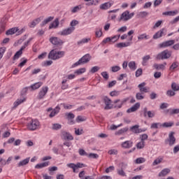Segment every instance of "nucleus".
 <instances>
[{
	"label": "nucleus",
	"instance_id": "nucleus-1",
	"mask_svg": "<svg viewBox=\"0 0 179 179\" xmlns=\"http://www.w3.org/2000/svg\"><path fill=\"white\" fill-rule=\"evenodd\" d=\"M65 55V52L64 51H57L55 50H52L49 55H48V58L49 59H59V58H62Z\"/></svg>",
	"mask_w": 179,
	"mask_h": 179
},
{
	"label": "nucleus",
	"instance_id": "nucleus-2",
	"mask_svg": "<svg viewBox=\"0 0 179 179\" xmlns=\"http://www.w3.org/2000/svg\"><path fill=\"white\" fill-rule=\"evenodd\" d=\"M27 129L29 131H36V129H38L40 128V122L38 120H31L27 124Z\"/></svg>",
	"mask_w": 179,
	"mask_h": 179
},
{
	"label": "nucleus",
	"instance_id": "nucleus-3",
	"mask_svg": "<svg viewBox=\"0 0 179 179\" xmlns=\"http://www.w3.org/2000/svg\"><path fill=\"white\" fill-rule=\"evenodd\" d=\"M92 59L90 54H86L82 58H80L77 62L74 64V66H78L83 64H87Z\"/></svg>",
	"mask_w": 179,
	"mask_h": 179
},
{
	"label": "nucleus",
	"instance_id": "nucleus-4",
	"mask_svg": "<svg viewBox=\"0 0 179 179\" xmlns=\"http://www.w3.org/2000/svg\"><path fill=\"white\" fill-rule=\"evenodd\" d=\"M134 15H135V13H129V11L126 10L120 15L119 21L120 22H121V21L122 22H127V20H129V19H132V17H134Z\"/></svg>",
	"mask_w": 179,
	"mask_h": 179
},
{
	"label": "nucleus",
	"instance_id": "nucleus-5",
	"mask_svg": "<svg viewBox=\"0 0 179 179\" xmlns=\"http://www.w3.org/2000/svg\"><path fill=\"white\" fill-rule=\"evenodd\" d=\"M171 57V51L165 50L157 55V59H169Z\"/></svg>",
	"mask_w": 179,
	"mask_h": 179
},
{
	"label": "nucleus",
	"instance_id": "nucleus-6",
	"mask_svg": "<svg viewBox=\"0 0 179 179\" xmlns=\"http://www.w3.org/2000/svg\"><path fill=\"white\" fill-rule=\"evenodd\" d=\"M67 167L69 169H73V173H78L77 170L78 169H83V167H86L85 164L78 162L77 164H73V163H69L66 164Z\"/></svg>",
	"mask_w": 179,
	"mask_h": 179
},
{
	"label": "nucleus",
	"instance_id": "nucleus-7",
	"mask_svg": "<svg viewBox=\"0 0 179 179\" xmlns=\"http://www.w3.org/2000/svg\"><path fill=\"white\" fill-rule=\"evenodd\" d=\"M50 43L56 47H61L64 44V41L55 36H52L49 39Z\"/></svg>",
	"mask_w": 179,
	"mask_h": 179
},
{
	"label": "nucleus",
	"instance_id": "nucleus-8",
	"mask_svg": "<svg viewBox=\"0 0 179 179\" xmlns=\"http://www.w3.org/2000/svg\"><path fill=\"white\" fill-rule=\"evenodd\" d=\"M47 93H48V87H42L37 95L38 100H43V99H44V97H45L47 95Z\"/></svg>",
	"mask_w": 179,
	"mask_h": 179
},
{
	"label": "nucleus",
	"instance_id": "nucleus-9",
	"mask_svg": "<svg viewBox=\"0 0 179 179\" xmlns=\"http://www.w3.org/2000/svg\"><path fill=\"white\" fill-rule=\"evenodd\" d=\"M174 131H171L169 134V138L165 141L166 143H169V146H173L176 143V137Z\"/></svg>",
	"mask_w": 179,
	"mask_h": 179
},
{
	"label": "nucleus",
	"instance_id": "nucleus-10",
	"mask_svg": "<svg viewBox=\"0 0 179 179\" xmlns=\"http://www.w3.org/2000/svg\"><path fill=\"white\" fill-rule=\"evenodd\" d=\"M166 33L167 29L162 28L153 35L152 38L154 40H157V38H160L161 37H163V36H166Z\"/></svg>",
	"mask_w": 179,
	"mask_h": 179
},
{
	"label": "nucleus",
	"instance_id": "nucleus-11",
	"mask_svg": "<svg viewBox=\"0 0 179 179\" xmlns=\"http://www.w3.org/2000/svg\"><path fill=\"white\" fill-rule=\"evenodd\" d=\"M103 103H105V110H111L113 108V101L108 96H103Z\"/></svg>",
	"mask_w": 179,
	"mask_h": 179
},
{
	"label": "nucleus",
	"instance_id": "nucleus-12",
	"mask_svg": "<svg viewBox=\"0 0 179 179\" xmlns=\"http://www.w3.org/2000/svg\"><path fill=\"white\" fill-rule=\"evenodd\" d=\"M176 41L174 40H169L164 41L162 43L159 44V48H167V47H171V45H174Z\"/></svg>",
	"mask_w": 179,
	"mask_h": 179
},
{
	"label": "nucleus",
	"instance_id": "nucleus-13",
	"mask_svg": "<svg viewBox=\"0 0 179 179\" xmlns=\"http://www.w3.org/2000/svg\"><path fill=\"white\" fill-rule=\"evenodd\" d=\"M138 87L141 93H149L150 87H146V83H142L138 85Z\"/></svg>",
	"mask_w": 179,
	"mask_h": 179
},
{
	"label": "nucleus",
	"instance_id": "nucleus-14",
	"mask_svg": "<svg viewBox=\"0 0 179 179\" xmlns=\"http://www.w3.org/2000/svg\"><path fill=\"white\" fill-rule=\"evenodd\" d=\"M74 28L68 27L64 29H62L61 31L59 32V36H69L70 34H72Z\"/></svg>",
	"mask_w": 179,
	"mask_h": 179
},
{
	"label": "nucleus",
	"instance_id": "nucleus-15",
	"mask_svg": "<svg viewBox=\"0 0 179 179\" xmlns=\"http://www.w3.org/2000/svg\"><path fill=\"white\" fill-rule=\"evenodd\" d=\"M134 146V142L131 141H126L121 143V147L123 149H131Z\"/></svg>",
	"mask_w": 179,
	"mask_h": 179
},
{
	"label": "nucleus",
	"instance_id": "nucleus-16",
	"mask_svg": "<svg viewBox=\"0 0 179 179\" xmlns=\"http://www.w3.org/2000/svg\"><path fill=\"white\" fill-rule=\"evenodd\" d=\"M141 108V103L139 102L136 103L135 105L131 106L130 108L127 110V113L130 114V113H135V111H138Z\"/></svg>",
	"mask_w": 179,
	"mask_h": 179
},
{
	"label": "nucleus",
	"instance_id": "nucleus-17",
	"mask_svg": "<svg viewBox=\"0 0 179 179\" xmlns=\"http://www.w3.org/2000/svg\"><path fill=\"white\" fill-rule=\"evenodd\" d=\"M112 5H114V3L111 1H108V2L101 4L99 8L102 10H107V9H110L111 8Z\"/></svg>",
	"mask_w": 179,
	"mask_h": 179
},
{
	"label": "nucleus",
	"instance_id": "nucleus-18",
	"mask_svg": "<svg viewBox=\"0 0 179 179\" xmlns=\"http://www.w3.org/2000/svg\"><path fill=\"white\" fill-rule=\"evenodd\" d=\"M130 131L134 134H141V132H145V130L139 129V125L136 124L130 128Z\"/></svg>",
	"mask_w": 179,
	"mask_h": 179
},
{
	"label": "nucleus",
	"instance_id": "nucleus-19",
	"mask_svg": "<svg viewBox=\"0 0 179 179\" xmlns=\"http://www.w3.org/2000/svg\"><path fill=\"white\" fill-rule=\"evenodd\" d=\"M58 26H59V20L55 18V20L50 24L49 30H51V29H57Z\"/></svg>",
	"mask_w": 179,
	"mask_h": 179
},
{
	"label": "nucleus",
	"instance_id": "nucleus-20",
	"mask_svg": "<svg viewBox=\"0 0 179 179\" xmlns=\"http://www.w3.org/2000/svg\"><path fill=\"white\" fill-rule=\"evenodd\" d=\"M40 22H41V17L36 18L32 22H29V27L31 28L36 27V26H37V24H38V23H40Z\"/></svg>",
	"mask_w": 179,
	"mask_h": 179
},
{
	"label": "nucleus",
	"instance_id": "nucleus-21",
	"mask_svg": "<svg viewBox=\"0 0 179 179\" xmlns=\"http://www.w3.org/2000/svg\"><path fill=\"white\" fill-rule=\"evenodd\" d=\"M128 100H129V98H125L122 101L120 99H117L114 101V103H120V104L117 105V108H121V107H122V106L125 104V103H127Z\"/></svg>",
	"mask_w": 179,
	"mask_h": 179
},
{
	"label": "nucleus",
	"instance_id": "nucleus-22",
	"mask_svg": "<svg viewBox=\"0 0 179 179\" xmlns=\"http://www.w3.org/2000/svg\"><path fill=\"white\" fill-rule=\"evenodd\" d=\"M43 86L42 82H38L34 83V85H31L29 87L31 89V90H37V89H40Z\"/></svg>",
	"mask_w": 179,
	"mask_h": 179
},
{
	"label": "nucleus",
	"instance_id": "nucleus-23",
	"mask_svg": "<svg viewBox=\"0 0 179 179\" xmlns=\"http://www.w3.org/2000/svg\"><path fill=\"white\" fill-rule=\"evenodd\" d=\"M23 50H24V47H21V48L20 49V50H18L14 55L13 57V59H19V58H20V56L22 55V54H23Z\"/></svg>",
	"mask_w": 179,
	"mask_h": 179
},
{
	"label": "nucleus",
	"instance_id": "nucleus-24",
	"mask_svg": "<svg viewBox=\"0 0 179 179\" xmlns=\"http://www.w3.org/2000/svg\"><path fill=\"white\" fill-rule=\"evenodd\" d=\"M177 13H178V10H176L173 11H166L162 13V15L164 16H176V15H177Z\"/></svg>",
	"mask_w": 179,
	"mask_h": 179
},
{
	"label": "nucleus",
	"instance_id": "nucleus-25",
	"mask_svg": "<svg viewBox=\"0 0 179 179\" xmlns=\"http://www.w3.org/2000/svg\"><path fill=\"white\" fill-rule=\"evenodd\" d=\"M29 162H30V158H26L25 159H23L22 161H20L17 164V167H22L23 166H26L27 164H29Z\"/></svg>",
	"mask_w": 179,
	"mask_h": 179
},
{
	"label": "nucleus",
	"instance_id": "nucleus-26",
	"mask_svg": "<svg viewBox=\"0 0 179 179\" xmlns=\"http://www.w3.org/2000/svg\"><path fill=\"white\" fill-rule=\"evenodd\" d=\"M59 110H60L59 106H56V108L53 110H52V112L49 115V117L50 118H52V117H55V115H57V114L59 113Z\"/></svg>",
	"mask_w": 179,
	"mask_h": 179
},
{
	"label": "nucleus",
	"instance_id": "nucleus-27",
	"mask_svg": "<svg viewBox=\"0 0 179 179\" xmlns=\"http://www.w3.org/2000/svg\"><path fill=\"white\" fill-rule=\"evenodd\" d=\"M50 165V162H45L41 164H37L35 166V169H43L44 167H47Z\"/></svg>",
	"mask_w": 179,
	"mask_h": 179
},
{
	"label": "nucleus",
	"instance_id": "nucleus-28",
	"mask_svg": "<svg viewBox=\"0 0 179 179\" xmlns=\"http://www.w3.org/2000/svg\"><path fill=\"white\" fill-rule=\"evenodd\" d=\"M24 101H26V99H17L16 101H15L13 103L14 106L13 107V108H17L19 106H20V104H22V103H24Z\"/></svg>",
	"mask_w": 179,
	"mask_h": 179
},
{
	"label": "nucleus",
	"instance_id": "nucleus-29",
	"mask_svg": "<svg viewBox=\"0 0 179 179\" xmlns=\"http://www.w3.org/2000/svg\"><path fill=\"white\" fill-rule=\"evenodd\" d=\"M166 65H167V63H166V62H164V64H155L153 65V67L155 69H157L159 71L160 69H164V68H166Z\"/></svg>",
	"mask_w": 179,
	"mask_h": 179
},
{
	"label": "nucleus",
	"instance_id": "nucleus-30",
	"mask_svg": "<svg viewBox=\"0 0 179 179\" xmlns=\"http://www.w3.org/2000/svg\"><path fill=\"white\" fill-rule=\"evenodd\" d=\"M150 36L146 34H142L138 36V40L142 41V40H149Z\"/></svg>",
	"mask_w": 179,
	"mask_h": 179
},
{
	"label": "nucleus",
	"instance_id": "nucleus-31",
	"mask_svg": "<svg viewBox=\"0 0 179 179\" xmlns=\"http://www.w3.org/2000/svg\"><path fill=\"white\" fill-rule=\"evenodd\" d=\"M128 66L131 71H136V63L134 61L129 62L128 64Z\"/></svg>",
	"mask_w": 179,
	"mask_h": 179
},
{
	"label": "nucleus",
	"instance_id": "nucleus-32",
	"mask_svg": "<svg viewBox=\"0 0 179 179\" xmlns=\"http://www.w3.org/2000/svg\"><path fill=\"white\" fill-rule=\"evenodd\" d=\"M131 44V42L119 43L116 45V46L117 47V48H124V47H129Z\"/></svg>",
	"mask_w": 179,
	"mask_h": 179
},
{
	"label": "nucleus",
	"instance_id": "nucleus-33",
	"mask_svg": "<svg viewBox=\"0 0 179 179\" xmlns=\"http://www.w3.org/2000/svg\"><path fill=\"white\" fill-rule=\"evenodd\" d=\"M127 131H128V127H124L115 131V135H117V136L124 135V134H125V132H127Z\"/></svg>",
	"mask_w": 179,
	"mask_h": 179
},
{
	"label": "nucleus",
	"instance_id": "nucleus-34",
	"mask_svg": "<svg viewBox=\"0 0 179 179\" xmlns=\"http://www.w3.org/2000/svg\"><path fill=\"white\" fill-rule=\"evenodd\" d=\"M63 136L65 140L73 141V136H72V135H71V134H69L68 132H64Z\"/></svg>",
	"mask_w": 179,
	"mask_h": 179
},
{
	"label": "nucleus",
	"instance_id": "nucleus-35",
	"mask_svg": "<svg viewBox=\"0 0 179 179\" xmlns=\"http://www.w3.org/2000/svg\"><path fill=\"white\" fill-rule=\"evenodd\" d=\"M170 173V169H164L159 173V177H164L165 176H167Z\"/></svg>",
	"mask_w": 179,
	"mask_h": 179
},
{
	"label": "nucleus",
	"instance_id": "nucleus-36",
	"mask_svg": "<svg viewBox=\"0 0 179 179\" xmlns=\"http://www.w3.org/2000/svg\"><path fill=\"white\" fill-rule=\"evenodd\" d=\"M92 40L91 38H84L81 41H78L77 44L78 45H80L82 44H86L89 43Z\"/></svg>",
	"mask_w": 179,
	"mask_h": 179
},
{
	"label": "nucleus",
	"instance_id": "nucleus-37",
	"mask_svg": "<svg viewBox=\"0 0 179 179\" xmlns=\"http://www.w3.org/2000/svg\"><path fill=\"white\" fill-rule=\"evenodd\" d=\"M120 35H115L114 36L110 37V44H114V43H117L118 40H120Z\"/></svg>",
	"mask_w": 179,
	"mask_h": 179
},
{
	"label": "nucleus",
	"instance_id": "nucleus-38",
	"mask_svg": "<svg viewBox=\"0 0 179 179\" xmlns=\"http://www.w3.org/2000/svg\"><path fill=\"white\" fill-rule=\"evenodd\" d=\"M150 59V55H146L143 57V62H142V65L143 66H146L148 65V62Z\"/></svg>",
	"mask_w": 179,
	"mask_h": 179
},
{
	"label": "nucleus",
	"instance_id": "nucleus-39",
	"mask_svg": "<svg viewBox=\"0 0 179 179\" xmlns=\"http://www.w3.org/2000/svg\"><path fill=\"white\" fill-rule=\"evenodd\" d=\"M163 159H164L163 157H159L158 158L155 159V161L152 163V166H157V164H160V163L163 162Z\"/></svg>",
	"mask_w": 179,
	"mask_h": 179
},
{
	"label": "nucleus",
	"instance_id": "nucleus-40",
	"mask_svg": "<svg viewBox=\"0 0 179 179\" xmlns=\"http://www.w3.org/2000/svg\"><path fill=\"white\" fill-rule=\"evenodd\" d=\"M17 31V28H11L6 32V34L7 36H10L12 34H15V33H16Z\"/></svg>",
	"mask_w": 179,
	"mask_h": 179
},
{
	"label": "nucleus",
	"instance_id": "nucleus-41",
	"mask_svg": "<svg viewBox=\"0 0 179 179\" xmlns=\"http://www.w3.org/2000/svg\"><path fill=\"white\" fill-rule=\"evenodd\" d=\"M52 20H54V17H48L42 22V26H45V24L50 23V22H52Z\"/></svg>",
	"mask_w": 179,
	"mask_h": 179
},
{
	"label": "nucleus",
	"instance_id": "nucleus-42",
	"mask_svg": "<svg viewBox=\"0 0 179 179\" xmlns=\"http://www.w3.org/2000/svg\"><path fill=\"white\" fill-rule=\"evenodd\" d=\"M172 125H174L173 122H164L163 124H161V128H170Z\"/></svg>",
	"mask_w": 179,
	"mask_h": 179
},
{
	"label": "nucleus",
	"instance_id": "nucleus-43",
	"mask_svg": "<svg viewBox=\"0 0 179 179\" xmlns=\"http://www.w3.org/2000/svg\"><path fill=\"white\" fill-rule=\"evenodd\" d=\"M145 162H146V159L143 157H139L135 160L136 164H142V163H145Z\"/></svg>",
	"mask_w": 179,
	"mask_h": 179
},
{
	"label": "nucleus",
	"instance_id": "nucleus-44",
	"mask_svg": "<svg viewBox=\"0 0 179 179\" xmlns=\"http://www.w3.org/2000/svg\"><path fill=\"white\" fill-rule=\"evenodd\" d=\"M136 100H143L145 99V96H143V92H137L136 94Z\"/></svg>",
	"mask_w": 179,
	"mask_h": 179
},
{
	"label": "nucleus",
	"instance_id": "nucleus-45",
	"mask_svg": "<svg viewBox=\"0 0 179 179\" xmlns=\"http://www.w3.org/2000/svg\"><path fill=\"white\" fill-rule=\"evenodd\" d=\"M171 89H172V90H173V92H178L179 85L176 83H173L171 84Z\"/></svg>",
	"mask_w": 179,
	"mask_h": 179
},
{
	"label": "nucleus",
	"instance_id": "nucleus-46",
	"mask_svg": "<svg viewBox=\"0 0 179 179\" xmlns=\"http://www.w3.org/2000/svg\"><path fill=\"white\" fill-rule=\"evenodd\" d=\"M76 24H79V22L76 20H73L70 23V28H73V31H75V26H76Z\"/></svg>",
	"mask_w": 179,
	"mask_h": 179
},
{
	"label": "nucleus",
	"instance_id": "nucleus-47",
	"mask_svg": "<svg viewBox=\"0 0 179 179\" xmlns=\"http://www.w3.org/2000/svg\"><path fill=\"white\" fill-rule=\"evenodd\" d=\"M136 146L137 149H143V148H145V141H142L141 140V141L138 142Z\"/></svg>",
	"mask_w": 179,
	"mask_h": 179
},
{
	"label": "nucleus",
	"instance_id": "nucleus-48",
	"mask_svg": "<svg viewBox=\"0 0 179 179\" xmlns=\"http://www.w3.org/2000/svg\"><path fill=\"white\" fill-rule=\"evenodd\" d=\"M178 65H179L178 62H174L170 66V70L174 71V69H177V68H178Z\"/></svg>",
	"mask_w": 179,
	"mask_h": 179
},
{
	"label": "nucleus",
	"instance_id": "nucleus-49",
	"mask_svg": "<svg viewBox=\"0 0 179 179\" xmlns=\"http://www.w3.org/2000/svg\"><path fill=\"white\" fill-rule=\"evenodd\" d=\"M76 121V122H83V121H86V117L78 115Z\"/></svg>",
	"mask_w": 179,
	"mask_h": 179
},
{
	"label": "nucleus",
	"instance_id": "nucleus-50",
	"mask_svg": "<svg viewBox=\"0 0 179 179\" xmlns=\"http://www.w3.org/2000/svg\"><path fill=\"white\" fill-rule=\"evenodd\" d=\"M151 129H157V128H162V123H152L150 127Z\"/></svg>",
	"mask_w": 179,
	"mask_h": 179
},
{
	"label": "nucleus",
	"instance_id": "nucleus-51",
	"mask_svg": "<svg viewBox=\"0 0 179 179\" xmlns=\"http://www.w3.org/2000/svg\"><path fill=\"white\" fill-rule=\"evenodd\" d=\"M85 72H86V68H81L76 71L75 73L77 75H82V73H85Z\"/></svg>",
	"mask_w": 179,
	"mask_h": 179
},
{
	"label": "nucleus",
	"instance_id": "nucleus-52",
	"mask_svg": "<svg viewBox=\"0 0 179 179\" xmlns=\"http://www.w3.org/2000/svg\"><path fill=\"white\" fill-rule=\"evenodd\" d=\"M117 174L119 176H121V177H127V173H125V171H124V170L122 169H117Z\"/></svg>",
	"mask_w": 179,
	"mask_h": 179
},
{
	"label": "nucleus",
	"instance_id": "nucleus-53",
	"mask_svg": "<svg viewBox=\"0 0 179 179\" xmlns=\"http://www.w3.org/2000/svg\"><path fill=\"white\" fill-rule=\"evenodd\" d=\"M168 113L173 115V114H179V109H168Z\"/></svg>",
	"mask_w": 179,
	"mask_h": 179
},
{
	"label": "nucleus",
	"instance_id": "nucleus-54",
	"mask_svg": "<svg viewBox=\"0 0 179 179\" xmlns=\"http://www.w3.org/2000/svg\"><path fill=\"white\" fill-rule=\"evenodd\" d=\"M102 78H103V79L105 80H108V78H110V76H108V73L106 72V71H103L101 73Z\"/></svg>",
	"mask_w": 179,
	"mask_h": 179
},
{
	"label": "nucleus",
	"instance_id": "nucleus-55",
	"mask_svg": "<svg viewBox=\"0 0 179 179\" xmlns=\"http://www.w3.org/2000/svg\"><path fill=\"white\" fill-rule=\"evenodd\" d=\"M82 7L80 6H76L71 8V13H76V12H79V10L81 9Z\"/></svg>",
	"mask_w": 179,
	"mask_h": 179
},
{
	"label": "nucleus",
	"instance_id": "nucleus-56",
	"mask_svg": "<svg viewBox=\"0 0 179 179\" xmlns=\"http://www.w3.org/2000/svg\"><path fill=\"white\" fill-rule=\"evenodd\" d=\"M108 155H118V150L117 149H112L108 152Z\"/></svg>",
	"mask_w": 179,
	"mask_h": 179
},
{
	"label": "nucleus",
	"instance_id": "nucleus-57",
	"mask_svg": "<svg viewBox=\"0 0 179 179\" xmlns=\"http://www.w3.org/2000/svg\"><path fill=\"white\" fill-rule=\"evenodd\" d=\"M107 43H110V44H111V38L108 37L106 38H104L102 41L101 44H102V45H104V44H107Z\"/></svg>",
	"mask_w": 179,
	"mask_h": 179
},
{
	"label": "nucleus",
	"instance_id": "nucleus-58",
	"mask_svg": "<svg viewBox=\"0 0 179 179\" xmlns=\"http://www.w3.org/2000/svg\"><path fill=\"white\" fill-rule=\"evenodd\" d=\"M5 51H6V48L5 47L0 48V59H1L2 57H3V54H5Z\"/></svg>",
	"mask_w": 179,
	"mask_h": 179
},
{
	"label": "nucleus",
	"instance_id": "nucleus-59",
	"mask_svg": "<svg viewBox=\"0 0 179 179\" xmlns=\"http://www.w3.org/2000/svg\"><path fill=\"white\" fill-rule=\"evenodd\" d=\"M100 70V67L95 66L92 67L90 70L91 73H96V72L99 71Z\"/></svg>",
	"mask_w": 179,
	"mask_h": 179
},
{
	"label": "nucleus",
	"instance_id": "nucleus-60",
	"mask_svg": "<svg viewBox=\"0 0 179 179\" xmlns=\"http://www.w3.org/2000/svg\"><path fill=\"white\" fill-rule=\"evenodd\" d=\"M121 67L120 66H113L111 67L112 72H118V71H120Z\"/></svg>",
	"mask_w": 179,
	"mask_h": 179
},
{
	"label": "nucleus",
	"instance_id": "nucleus-61",
	"mask_svg": "<svg viewBox=\"0 0 179 179\" xmlns=\"http://www.w3.org/2000/svg\"><path fill=\"white\" fill-rule=\"evenodd\" d=\"M52 128V129H55V130L61 129L62 126H61V124H59L58 123L53 124Z\"/></svg>",
	"mask_w": 179,
	"mask_h": 179
},
{
	"label": "nucleus",
	"instance_id": "nucleus-62",
	"mask_svg": "<svg viewBox=\"0 0 179 179\" xmlns=\"http://www.w3.org/2000/svg\"><path fill=\"white\" fill-rule=\"evenodd\" d=\"M76 135H82L83 134V129H75Z\"/></svg>",
	"mask_w": 179,
	"mask_h": 179
},
{
	"label": "nucleus",
	"instance_id": "nucleus-63",
	"mask_svg": "<svg viewBox=\"0 0 179 179\" xmlns=\"http://www.w3.org/2000/svg\"><path fill=\"white\" fill-rule=\"evenodd\" d=\"M88 157H90V159H99V155L94 154V153H90L88 155Z\"/></svg>",
	"mask_w": 179,
	"mask_h": 179
},
{
	"label": "nucleus",
	"instance_id": "nucleus-64",
	"mask_svg": "<svg viewBox=\"0 0 179 179\" xmlns=\"http://www.w3.org/2000/svg\"><path fill=\"white\" fill-rule=\"evenodd\" d=\"M178 22H179V15L176 17L174 20H171L170 22V24H176V23H177Z\"/></svg>",
	"mask_w": 179,
	"mask_h": 179
}]
</instances>
